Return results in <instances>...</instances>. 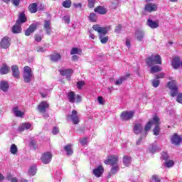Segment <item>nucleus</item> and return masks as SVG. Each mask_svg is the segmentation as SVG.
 Instances as JSON below:
<instances>
[{
  "mask_svg": "<svg viewBox=\"0 0 182 182\" xmlns=\"http://www.w3.org/2000/svg\"><path fill=\"white\" fill-rule=\"evenodd\" d=\"M105 168H103L102 166L100 165L93 170L92 173L95 177L99 178L102 177V174H103Z\"/></svg>",
  "mask_w": 182,
  "mask_h": 182,
  "instance_id": "nucleus-13",
  "label": "nucleus"
},
{
  "mask_svg": "<svg viewBox=\"0 0 182 182\" xmlns=\"http://www.w3.org/2000/svg\"><path fill=\"white\" fill-rule=\"evenodd\" d=\"M9 70H11V68L9 66H7L6 64H3L0 68V73L1 75H6L9 73Z\"/></svg>",
  "mask_w": 182,
  "mask_h": 182,
  "instance_id": "nucleus-23",
  "label": "nucleus"
},
{
  "mask_svg": "<svg viewBox=\"0 0 182 182\" xmlns=\"http://www.w3.org/2000/svg\"><path fill=\"white\" fill-rule=\"evenodd\" d=\"M63 21L65 23H70V17L65 16L63 18Z\"/></svg>",
  "mask_w": 182,
  "mask_h": 182,
  "instance_id": "nucleus-55",
  "label": "nucleus"
},
{
  "mask_svg": "<svg viewBox=\"0 0 182 182\" xmlns=\"http://www.w3.org/2000/svg\"><path fill=\"white\" fill-rule=\"evenodd\" d=\"M171 143L174 146H179L182 143V135H178L177 133L173 134L171 136Z\"/></svg>",
  "mask_w": 182,
  "mask_h": 182,
  "instance_id": "nucleus-9",
  "label": "nucleus"
},
{
  "mask_svg": "<svg viewBox=\"0 0 182 182\" xmlns=\"http://www.w3.org/2000/svg\"><path fill=\"white\" fill-rule=\"evenodd\" d=\"M135 38H136L139 42H143L144 40V31L138 30L135 32Z\"/></svg>",
  "mask_w": 182,
  "mask_h": 182,
  "instance_id": "nucleus-19",
  "label": "nucleus"
},
{
  "mask_svg": "<svg viewBox=\"0 0 182 182\" xmlns=\"http://www.w3.org/2000/svg\"><path fill=\"white\" fill-rule=\"evenodd\" d=\"M152 180L155 182H160V178L158 176H153Z\"/></svg>",
  "mask_w": 182,
  "mask_h": 182,
  "instance_id": "nucleus-60",
  "label": "nucleus"
},
{
  "mask_svg": "<svg viewBox=\"0 0 182 182\" xmlns=\"http://www.w3.org/2000/svg\"><path fill=\"white\" fill-rule=\"evenodd\" d=\"M80 143L82 146H86L87 144V138H84L80 141Z\"/></svg>",
  "mask_w": 182,
  "mask_h": 182,
  "instance_id": "nucleus-51",
  "label": "nucleus"
},
{
  "mask_svg": "<svg viewBox=\"0 0 182 182\" xmlns=\"http://www.w3.org/2000/svg\"><path fill=\"white\" fill-rule=\"evenodd\" d=\"M119 161V156L117 155H110L104 161L105 164H109L110 166H114L117 164Z\"/></svg>",
  "mask_w": 182,
  "mask_h": 182,
  "instance_id": "nucleus-7",
  "label": "nucleus"
},
{
  "mask_svg": "<svg viewBox=\"0 0 182 182\" xmlns=\"http://www.w3.org/2000/svg\"><path fill=\"white\" fill-rule=\"evenodd\" d=\"M176 102H178V103H181V105H182V93L178 95V96L176 97Z\"/></svg>",
  "mask_w": 182,
  "mask_h": 182,
  "instance_id": "nucleus-53",
  "label": "nucleus"
},
{
  "mask_svg": "<svg viewBox=\"0 0 182 182\" xmlns=\"http://www.w3.org/2000/svg\"><path fill=\"white\" fill-rule=\"evenodd\" d=\"M11 70L14 77H16V79H19V75L21 73H19V67H18L16 65H13L11 66Z\"/></svg>",
  "mask_w": 182,
  "mask_h": 182,
  "instance_id": "nucleus-21",
  "label": "nucleus"
},
{
  "mask_svg": "<svg viewBox=\"0 0 182 182\" xmlns=\"http://www.w3.org/2000/svg\"><path fill=\"white\" fill-rule=\"evenodd\" d=\"M28 9H29L31 14H36V12H37V11H38V5H36V4H35V3L31 4L28 6Z\"/></svg>",
  "mask_w": 182,
  "mask_h": 182,
  "instance_id": "nucleus-34",
  "label": "nucleus"
},
{
  "mask_svg": "<svg viewBox=\"0 0 182 182\" xmlns=\"http://www.w3.org/2000/svg\"><path fill=\"white\" fill-rule=\"evenodd\" d=\"M158 6L154 3H149L145 6V11L147 12H155L157 11Z\"/></svg>",
  "mask_w": 182,
  "mask_h": 182,
  "instance_id": "nucleus-16",
  "label": "nucleus"
},
{
  "mask_svg": "<svg viewBox=\"0 0 182 182\" xmlns=\"http://www.w3.org/2000/svg\"><path fill=\"white\" fill-rule=\"evenodd\" d=\"M73 6L75 9H82V3H76V2H75V3L73 4Z\"/></svg>",
  "mask_w": 182,
  "mask_h": 182,
  "instance_id": "nucleus-47",
  "label": "nucleus"
},
{
  "mask_svg": "<svg viewBox=\"0 0 182 182\" xmlns=\"http://www.w3.org/2000/svg\"><path fill=\"white\" fill-rule=\"evenodd\" d=\"M62 5L64 8H70V6H72V1L71 0H65V1H63Z\"/></svg>",
  "mask_w": 182,
  "mask_h": 182,
  "instance_id": "nucleus-41",
  "label": "nucleus"
},
{
  "mask_svg": "<svg viewBox=\"0 0 182 182\" xmlns=\"http://www.w3.org/2000/svg\"><path fill=\"white\" fill-rule=\"evenodd\" d=\"M13 33H21L22 32V28H21V24L16 23L12 28Z\"/></svg>",
  "mask_w": 182,
  "mask_h": 182,
  "instance_id": "nucleus-32",
  "label": "nucleus"
},
{
  "mask_svg": "<svg viewBox=\"0 0 182 182\" xmlns=\"http://www.w3.org/2000/svg\"><path fill=\"white\" fill-rule=\"evenodd\" d=\"M94 31L92 30L89 31V36L91 39H96V36H95Z\"/></svg>",
  "mask_w": 182,
  "mask_h": 182,
  "instance_id": "nucleus-52",
  "label": "nucleus"
},
{
  "mask_svg": "<svg viewBox=\"0 0 182 182\" xmlns=\"http://www.w3.org/2000/svg\"><path fill=\"white\" fill-rule=\"evenodd\" d=\"M146 25L149 26L151 29H156L159 26V21H153L151 18H149L146 21Z\"/></svg>",
  "mask_w": 182,
  "mask_h": 182,
  "instance_id": "nucleus-17",
  "label": "nucleus"
},
{
  "mask_svg": "<svg viewBox=\"0 0 182 182\" xmlns=\"http://www.w3.org/2000/svg\"><path fill=\"white\" fill-rule=\"evenodd\" d=\"M154 124L155 128L154 129V136H159L160 134V118L157 116L154 117Z\"/></svg>",
  "mask_w": 182,
  "mask_h": 182,
  "instance_id": "nucleus-10",
  "label": "nucleus"
},
{
  "mask_svg": "<svg viewBox=\"0 0 182 182\" xmlns=\"http://www.w3.org/2000/svg\"><path fill=\"white\" fill-rule=\"evenodd\" d=\"M44 28L47 32L48 35H50V21H45Z\"/></svg>",
  "mask_w": 182,
  "mask_h": 182,
  "instance_id": "nucleus-36",
  "label": "nucleus"
},
{
  "mask_svg": "<svg viewBox=\"0 0 182 182\" xmlns=\"http://www.w3.org/2000/svg\"><path fill=\"white\" fill-rule=\"evenodd\" d=\"M33 77V73L32 72V68L29 66H25L23 72V77L25 83H29L32 80Z\"/></svg>",
  "mask_w": 182,
  "mask_h": 182,
  "instance_id": "nucleus-3",
  "label": "nucleus"
},
{
  "mask_svg": "<svg viewBox=\"0 0 182 182\" xmlns=\"http://www.w3.org/2000/svg\"><path fill=\"white\" fill-rule=\"evenodd\" d=\"M37 25L35 23L31 24L28 28L26 30V36H29L31 33H33L36 31Z\"/></svg>",
  "mask_w": 182,
  "mask_h": 182,
  "instance_id": "nucleus-20",
  "label": "nucleus"
},
{
  "mask_svg": "<svg viewBox=\"0 0 182 182\" xmlns=\"http://www.w3.org/2000/svg\"><path fill=\"white\" fill-rule=\"evenodd\" d=\"M171 65L173 69H178V67L180 66V58L178 57L173 58L172 60Z\"/></svg>",
  "mask_w": 182,
  "mask_h": 182,
  "instance_id": "nucleus-27",
  "label": "nucleus"
},
{
  "mask_svg": "<svg viewBox=\"0 0 182 182\" xmlns=\"http://www.w3.org/2000/svg\"><path fill=\"white\" fill-rule=\"evenodd\" d=\"M0 89L2 92H8L9 89V84L6 81H1L0 83Z\"/></svg>",
  "mask_w": 182,
  "mask_h": 182,
  "instance_id": "nucleus-26",
  "label": "nucleus"
},
{
  "mask_svg": "<svg viewBox=\"0 0 182 182\" xmlns=\"http://www.w3.org/2000/svg\"><path fill=\"white\" fill-rule=\"evenodd\" d=\"M151 84L153 87H159V86L160 85V80L157 79L152 80Z\"/></svg>",
  "mask_w": 182,
  "mask_h": 182,
  "instance_id": "nucleus-44",
  "label": "nucleus"
},
{
  "mask_svg": "<svg viewBox=\"0 0 182 182\" xmlns=\"http://www.w3.org/2000/svg\"><path fill=\"white\" fill-rule=\"evenodd\" d=\"M94 11L100 15H106L107 14V9L102 6H98L94 9Z\"/></svg>",
  "mask_w": 182,
  "mask_h": 182,
  "instance_id": "nucleus-18",
  "label": "nucleus"
},
{
  "mask_svg": "<svg viewBox=\"0 0 182 182\" xmlns=\"http://www.w3.org/2000/svg\"><path fill=\"white\" fill-rule=\"evenodd\" d=\"M72 59H73V60H74L75 62H76V60H79V56H77V55H73Z\"/></svg>",
  "mask_w": 182,
  "mask_h": 182,
  "instance_id": "nucleus-64",
  "label": "nucleus"
},
{
  "mask_svg": "<svg viewBox=\"0 0 182 182\" xmlns=\"http://www.w3.org/2000/svg\"><path fill=\"white\" fill-rule=\"evenodd\" d=\"M48 107L49 104L47 102L43 101L38 105V110L40 113H45Z\"/></svg>",
  "mask_w": 182,
  "mask_h": 182,
  "instance_id": "nucleus-15",
  "label": "nucleus"
},
{
  "mask_svg": "<svg viewBox=\"0 0 182 182\" xmlns=\"http://www.w3.org/2000/svg\"><path fill=\"white\" fill-rule=\"evenodd\" d=\"M124 80H126V77H121L115 81V85H117V86H119V85H122V83H123Z\"/></svg>",
  "mask_w": 182,
  "mask_h": 182,
  "instance_id": "nucleus-46",
  "label": "nucleus"
},
{
  "mask_svg": "<svg viewBox=\"0 0 182 182\" xmlns=\"http://www.w3.org/2000/svg\"><path fill=\"white\" fill-rule=\"evenodd\" d=\"M132 163V157L129 156H124L123 158V164L126 167H129Z\"/></svg>",
  "mask_w": 182,
  "mask_h": 182,
  "instance_id": "nucleus-29",
  "label": "nucleus"
},
{
  "mask_svg": "<svg viewBox=\"0 0 182 182\" xmlns=\"http://www.w3.org/2000/svg\"><path fill=\"white\" fill-rule=\"evenodd\" d=\"M164 166H166L168 168H170L174 166V161L173 160H168L165 161Z\"/></svg>",
  "mask_w": 182,
  "mask_h": 182,
  "instance_id": "nucleus-42",
  "label": "nucleus"
},
{
  "mask_svg": "<svg viewBox=\"0 0 182 182\" xmlns=\"http://www.w3.org/2000/svg\"><path fill=\"white\" fill-rule=\"evenodd\" d=\"M154 124V118L152 119V120H150L149 122H148L145 127H144V132L146 133H147V132H149L150 130V129H151V127Z\"/></svg>",
  "mask_w": 182,
  "mask_h": 182,
  "instance_id": "nucleus-31",
  "label": "nucleus"
},
{
  "mask_svg": "<svg viewBox=\"0 0 182 182\" xmlns=\"http://www.w3.org/2000/svg\"><path fill=\"white\" fill-rule=\"evenodd\" d=\"M168 87L171 90V96L174 97L178 92V88H177V82L176 80L168 82Z\"/></svg>",
  "mask_w": 182,
  "mask_h": 182,
  "instance_id": "nucleus-6",
  "label": "nucleus"
},
{
  "mask_svg": "<svg viewBox=\"0 0 182 182\" xmlns=\"http://www.w3.org/2000/svg\"><path fill=\"white\" fill-rule=\"evenodd\" d=\"M10 153L11 154H16L18 153V146H16L14 144H12L10 147Z\"/></svg>",
  "mask_w": 182,
  "mask_h": 182,
  "instance_id": "nucleus-38",
  "label": "nucleus"
},
{
  "mask_svg": "<svg viewBox=\"0 0 182 182\" xmlns=\"http://www.w3.org/2000/svg\"><path fill=\"white\" fill-rule=\"evenodd\" d=\"M134 116V111H125L123 112L120 117L124 121L130 120V119H133V117Z\"/></svg>",
  "mask_w": 182,
  "mask_h": 182,
  "instance_id": "nucleus-11",
  "label": "nucleus"
},
{
  "mask_svg": "<svg viewBox=\"0 0 182 182\" xmlns=\"http://www.w3.org/2000/svg\"><path fill=\"white\" fill-rule=\"evenodd\" d=\"M156 79H163L164 77V73H161L156 76Z\"/></svg>",
  "mask_w": 182,
  "mask_h": 182,
  "instance_id": "nucleus-63",
  "label": "nucleus"
},
{
  "mask_svg": "<svg viewBox=\"0 0 182 182\" xmlns=\"http://www.w3.org/2000/svg\"><path fill=\"white\" fill-rule=\"evenodd\" d=\"M0 46L2 49H8L11 46V38L8 36H5L1 38L0 42Z\"/></svg>",
  "mask_w": 182,
  "mask_h": 182,
  "instance_id": "nucleus-12",
  "label": "nucleus"
},
{
  "mask_svg": "<svg viewBox=\"0 0 182 182\" xmlns=\"http://www.w3.org/2000/svg\"><path fill=\"white\" fill-rule=\"evenodd\" d=\"M161 159H162V160H165V161L168 160V154H167L166 152H162Z\"/></svg>",
  "mask_w": 182,
  "mask_h": 182,
  "instance_id": "nucleus-49",
  "label": "nucleus"
},
{
  "mask_svg": "<svg viewBox=\"0 0 182 182\" xmlns=\"http://www.w3.org/2000/svg\"><path fill=\"white\" fill-rule=\"evenodd\" d=\"M11 1L14 5L18 6V5H19V2H21V0H11Z\"/></svg>",
  "mask_w": 182,
  "mask_h": 182,
  "instance_id": "nucleus-61",
  "label": "nucleus"
},
{
  "mask_svg": "<svg viewBox=\"0 0 182 182\" xmlns=\"http://www.w3.org/2000/svg\"><path fill=\"white\" fill-rule=\"evenodd\" d=\"M35 41L36 42H41V41H42V37L40 35H36L35 36Z\"/></svg>",
  "mask_w": 182,
  "mask_h": 182,
  "instance_id": "nucleus-59",
  "label": "nucleus"
},
{
  "mask_svg": "<svg viewBox=\"0 0 182 182\" xmlns=\"http://www.w3.org/2000/svg\"><path fill=\"white\" fill-rule=\"evenodd\" d=\"M68 101L70 103H80L82 102V96L76 95L74 92H69L67 94Z\"/></svg>",
  "mask_w": 182,
  "mask_h": 182,
  "instance_id": "nucleus-4",
  "label": "nucleus"
},
{
  "mask_svg": "<svg viewBox=\"0 0 182 182\" xmlns=\"http://www.w3.org/2000/svg\"><path fill=\"white\" fill-rule=\"evenodd\" d=\"M97 101L100 103V105H105V100L102 97H98Z\"/></svg>",
  "mask_w": 182,
  "mask_h": 182,
  "instance_id": "nucleus-58",
  "label": "nucleus"
},
{
  "mask_svg": "<svg viewBox=\"0 0 182 182\" xmlns=\"http://www.w3.org/2000/svg\"><path fill=\"white\" fill-rule=\"evenodd\" d=\"M125 45H126V46H127V48H130V46H131V41H130V38H126Z\"/></svg>",
  "mask_w": 182,
  "mask_h": 182,
  "instance_id": "nucleus-57",
  "label": "nucleus"
},
{
  "mask_svg": "<svg viewBox=\"0 0 182 182\" xmlns=\"http://www.w3.org/2000/svg\"><path fill=\"white\" fill-rule=\"evenodd\" d=\"M31 129L32 130V124L30 123H22L18 127V132H23V130H29Z\"/></svg>",
  "mask_w": 182,
  "mask_h": 182,
  "instance_id": "nucleus-22",
  "label": "nucleus"
},
{
  "mask_svg": "<svg viewBox=\"0 0 182 182\" xmlns=\"http://www.w3.org/2000/svg\"><path fill=\"white\" fill-rule=\"evenodd\" d=\"M146 62L148 66H153V65H161V56L158 54H153L146 60Z\"/></svg>",
  "mask_w": 182,
  "mask_h": 182,
  "instance_id": "nucleus-2",
  "label": "nucleus"
},
{
  "mask_svg": "<svg viewBox=\"0 0 182 182\" xmlns=\"http://www.w3.org/2000/svg\"><path fill=\"white\" fill-rule=\"evenodd\" d=\"M6 179L8 180V181H11V182H18V178L13 177L11 175L7 176Z\"/></svg>",
  "mask_w": 182,
  "mask_h": 182,
  "instance_id": "nucleus-45",
  "label": "nucleus"
},
{
  "mask_svg": "<svg viewBox=\"0 0 182 182\" xmlns=\"http://www.w3.org/2000/svg\"><path fill=\"white\" fill-rule=\"evenodd\" d=\"M71 55H82V49L79 48H73L70 51Z\"/></svg>",
  "mask_w": 182,
  "mask_h": 182,
  "instance_id": "nucleus-37",
  "label": "nucleus"
},
{
  "mask_svg": "<svg viewBox=\"0 0 182 182\" xmlns=\"http://www.w3.org/2000/svg\"><path fill=\"white\" fill-rule=\"evenodd\" d=\"M161 67L159 65H154L151 68V73H157V72H161Z\"/></svg>",
  "mask_w": 182,
  "mask_h": 182,
  "instance_id": "nucleus-39",
  "label": "nucleus"
},
{
  "mask_svg": "<svg viewBox=\"0 0 182 182\" xmlns=\"http://www.w3.org/2000/svg\"><path fill=\"white\" fill-rule=\"evenodd\" d=\"M95 4H96V0H88V6L90 8H95Z\"/></svg>",
  "mask_w": 182,
  "mask_h": 182,
  "instance_id": "nucleus-48",
  "label": "nucleus"
},
{
  "mask_svg": "<svg viewBox=\"0 0 182 182\" xmlns=\"http://www.w3.org/2000/svg\"><path fill=\"white\" fill-rule=\"evenodd\" d=\"M60 75L62 76H65L68 80H70V77L73 74V70L72 69H65L60 70Z\"/></svg>",
  "mask_w": 182,
  "mask_h": 182,
  "instance_id": "nucleus-14",
  "label": "nucleus"
},
{
  "mask_svg": "<svg viewBox=\"0 0 182 182\" xmlns=\"http://www.w3.org/2000/svg\"><path fill=\"white\" fill-rule=\"evenodd\" d=\"M60 59H62V55L59 53L53 54L50 56V60H52V62H59Z\"/></svg>",
  "mask_w": 182,
  "mask_h": 182,
  "instance_id": "nucleus-30",
  "label": "nucleus"
},
{
  "mask_svg": "<svg viewBox=\"0 0 182 182\" xmlns=\"http://www.w3.org/2000/svg\"><path fill=\"white\" fill-rule=\"evenodd\" d=\"M89 21L90 22H96V21H97V16H96V14L91 13L89 16Z\"/></svg>",
  "mask_w": 182,
  "mask_h": 182,
  "instance_id": "nucleus-40",
  "label": "nucleus"
},
{
  "mask_svg": "<svg viewBox=\"0 0 182 182\" xmlns=\"http://www.w3.org/2000/svg\"><path fill=\"white\" fill-rule=\"evenodd\" d=\"M85 86V82L83 81H78L77 82V89H82Z\"/></svg>",
  "mask_w": 182,
  "mask_h": 182,
  "instance_id": "nucleus-50",
  "label": "nucleus"
},
{
  "mask_svg": "<svg viewBox=\"0 0 182 182\" xmlns=\"http://www.w3.org/2000/svg\"><path fill=\"white\" fill-rule=\"evenodd\" d=\"M68 120L73 122V124H79L80 122V114L77 113V111L73 109L71 114L68 116Z\"/></svg>",
  "mask_w": 182,
  "mask_h": 182,
  "instance_id": "nucleus-5",
  "label": "nucleus"
},
{
  "mask_svg": "<svg viewBox=\"0 0 182 182\" xmlns=\"http://www.w3.org/2000/svg\"><path fill=\"white\" fill-rule=\"evenodd\" d=\"M37 52H38L39 53H43V52H45V50H46V49H45V48H42V47H38L36 49Z\"/></svg>",
  "mask_w": 182,
  "mask_h": 182,
  "instance_id": "nucleus-56",
  "label": "nucleus"
},
{
  "mask_svg": "<svg viewBox=\"0 0 182 182\" xmlns=\"http://www.w3.org/2000/svg\"><path fill=\"white\" fill-rule=\"evenodd\" d=\"M41 160L43 164H49L52 161V153L50 151L43 153L41 156Z\"/></svg>",
  "mask_w": 182,
  "mask_h": 182,
  "instance_id": "nucleus-8",
  "label": "nucleus"
},
{
  "mask_svg": "<svg viewBox=\"0 0 182 182\" xmlns=\"http://www.w3.org/2000/svg\"><path fill=\"white\" fill-rule=\"evenodd\" d=\"M64 150L67 154V156H72L73 154V149H72V145L68 144L64 147Z\"/></svg>",
  "mask_w": 182,
  "mask_h": 182,
  "instance_id": "nucleus-33",
  "label": "nucleus"
},
{
  "mask_svg": "<svg viewBox=\"0 0 182 182\" xmlns=\"http://www.w3.org/2000/svg\"><path fill=\"white\" fill-rule=\"evenodd\" d=\"M92 28L95 32H97L99 33V38L101 43L105 45V43H107L109 41V36H106L107 33V31L110 29V26L107 27H102L99 24L94 25L92 26Z\"/></svg>",
  "mask_w": 182,
  "mask_h": 182,
  "instance_id": "nucleus-1",
  "label": "nucleus"
},
{
  "mask_svg": "<svg viewBox=\"0 0 182 182\" xmlns=\"http://www.w3.org/2000/svg\"><path fill=\"white\" fill-rule=\"evenodd\" d=\"M37 170L38 169L36 168V165H33L29 168L28 173L29 176H35V174H36Z\"/></svg>",
  "mask_w": 182,
  "mask_h": 182,
  "instance_id": "nucleus-35",
  "label": "nucleus"
},
{
  "mask_svg": "<svg viewBox=\"0 0 182 182\" xmlns=\"http://www.w3.org/2000/svg\"><path fill=\"white\" fill-rule=\"evenodd\" d=\"M13 112L14 113L15 116H16V117H23L25 115V113L19 110L18 107H14L13 108Z\"/></svg>",
  "mask_w": 182,
  "mask_h": 182,
  "instance_id": "nucleus-25",
  "label": "nucleus"
},
{
  "mask_svg": "<svg viewBox=\"0 0 182 182\" xmlns=\"http://www.w3.org/2000/svg\"><path fill=\"white\" fill-rule=\"evenodd\" d=\"M119 171V165L115 164L112 165V167L111 168V173L112 174H116V172Z\"/></svg>",
  "mask_w": 182,
  "mask_h": 182,
  "instance_id": "nucleus-43",
  "label": "nucleus"
},
{
  "mask_svg": "<svg viewBox=\"0 0 182 182\" xmlns=\"http://www.w3.org/2000/svg\"><path fill=\"white\" fill-rule=\"evenodd\" d=\"M120 31H122V25L117 26L115 29H114V33H119L120 32Z\"/></svg>",
  "mask_w": 182,
  "mask_h": 182,
  "instance_id": "nucleus-54",
  "label": "nucleus"
},
{
  "mask_svg": "<svg viewBox=\"0 0 182 182\" xmlns=\"http://www.w3.org/2000/svg\"><path fill=\"white\" fill-rule=\"evenodd\" d=\"M26 22V16L23 13H21L18 19L16 21L17 25H21V23H25Z\"/></svg>",
  "mask_w": 182,
  "mask_h": 182,
  "instance_id": "nucleus-28",
  "label": "nucleus"
},
{
  "mask_svg": "<svg viewBox=\"0 0 182 182\" xmlns=\"http://www.w3.org/2000/svg\"><path fill=\"white\" fill-rule=\"evenodd\" d=\"M143 131V124L138 123L135 124L134 126V133L135 134H139L141 132Z\"/></svg>",
  "mask_w": 182,
  "mask_h": 182,
  "instance_id": "nucleus-24",
  "label": "nucleus"
},
{
  "mask_svg": "<svg viewBox=\"0 0 182 182\" xmlns=\"http://www.w3.org/2000/svg\"><path fill=\"white\" fill-rule=\"evenodd\" d=\"M59 133V128L54 127L53 129V134H58Z\"/></svg>",
  "mask_w": 182,
  "mask_h": 182,
  "instance_id": "nucleus-62",
  "label": "nucleus"
}]
</instances>
